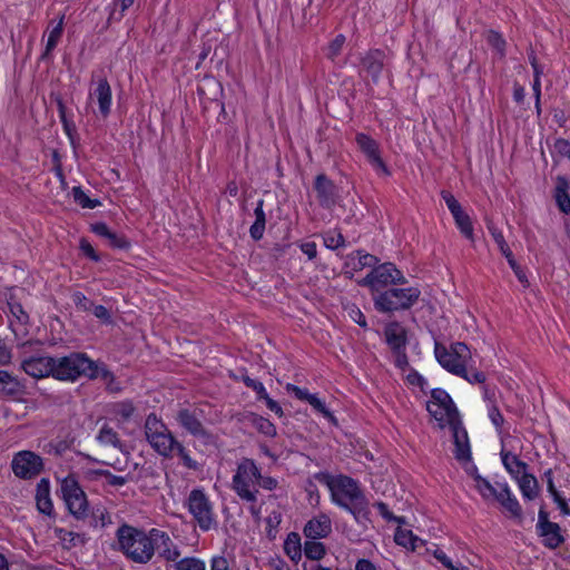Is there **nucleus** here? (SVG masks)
<instances>
[{
    "instance_id": "37",
    "label": "nucleus",
    "mask_w": 570,
    "mask_h": 570,
    "mask_svg": "<svg viewBox=\"0 0 570 570\" xmlns=\"http://www.w3.org/2000/svg\"><path fill=\"white\" fill-rule=\"evenodd\" d=\"M284 551L294 562H298L302 558L301 537L296 532H291L284 542Z\"/></svg>"
},
{
    "instance_id": "44",
    "label": "nucleus",
    "mask_w": 570,
    "mask_h": 570,
    "mask_svg": "<svg viewBox=\"0 0 570 570\" xmlns=\"http://www.w3.org/2000/svg\"><path fill=\"white\" fill-rule=\"evenodd\" d=\"M71 195L73 197L75 203L80 205L82 208L92 209L100 205V202L98 199H91L90 197H88L80 186L73 187L71 190Z\"/></svg>"
},
{
    "instance_id": "60",
    "label": "nucleus",
    "mask_w": 570,
    "mask_h": 570,
    "mask_svg": "<svg viewBox=\"0 0 570 570\" xmlns=\"http://www.w3.org/2000/svg\"><path fill=\"white\" fill-rule=\"evenodd\" d=\"M94 315L105 324H111L112 318L110 312L104 305H95L91 308Z\"/></svg>"
},
{
    "instance_id": "41",
    "label": "nucleus",
    "mask_w": 570,
    "mask_h": 570,
    "mask_svg": "<svg viewBox=\"0 0 570 570\" xmlns=\"http://www.w3.org/2000/svg\"><path fill=\"white\" fill-rule=\"evenodd\" d=\"M304 554L309 560H321L326 554L325 546L317 540H306L304 542Z\"/></svg>"
},
{
    "instance_id": "43",
    "label": "nucleus",
    "mask_w": 570,
    "mask_h": 570,
    "mask_svg": "<svg viewBox=\"0 0 570 570\" xmlns=\"http://www.w3.org/2000/svg\"><path fill=\"white\" fill-rule=\"evenodd\" d=\"M252 423L259 433L268 438H274L277 434L275 425L266 417L255 415Z\"/></svg>"
},
{
    "instance_id": "36",
    "label": "nucleus",
    "mask_w": 570,
    "mask_h": 570,
    "mask_svg": "<svg viewBox=\"0 0 570 570\" xmlns=\"http://www.w3.org/2000/svg\"><path fill=\"white\" fill-rule=\"evenodd\" d=\"M177 456L180 463L188 470L191 471H200L203 464L197 460L193 459L190 452L181 442H177V445L173 449V458Z\"/></svg>"
},
{
    "instance_id": "48",
    "label": "nucleus",
    "mask_w": 570,
    "mask_h": 570,
    "mask_svg": "<svg viewBox=\"0 0 570 570\" xmlns=\"http://www.w3.org/2000/svg\"><path fill=\"white\" fill-rule=\"evenodd\" d=\"M92 473L98 476H104L107 481V484L111 487H122L129 480V475H115L108 470H95Z\"/></svg>"
},
{
    "instance_id": "4",
    "label": "nucleus",
    "mask_w": 570,
    "mask_h": 570,
    "mask_svg": "<svg viewBox=\"0 0 570 570\" xmlns=\"http://www.w3.org/2000/svg\"><path fill=\"white\" fill-rule=\"evenodd\" d=\"M417 287L389 288L374 296V306L382 313H394L410 309L420 298Z\"/></svg>"
},
{
    "instance_id": "7",
    "label": "nucleus",
    "mask_w": 570,
    "mask_h": 570,
    "mask_svg": "<svg viewBox=\"0 0 570 570\" xmlns=\"http://www.w3.org/2000/svg\"><path fill=\"white\" fill-rule=\"evenodd\" d=\"M186 505L203 531H208L217 525L213 503L203 489H193Z\"/></svg>"
},
{
    "instance_id": "45",
    "label": "nucleus",
    "mask_w": 570,
    "mask_h": 570,
    "mask_svg": "<svg viewBox=\"0 0 570 570\" xmlns=\"http://www.w3.org/2000/svg\"><path fill=\"white\" fill-rule=\"evenodd\" d=\"M474 481L475 488L484 499L497 498L499 491L487 479L475 474Z\"/></svg>"
},
{
    "instance_id": "32",
    "label": "nucleus",
    "mask_w": 570,
    "mask_h": 570,
    "mask_svg": "<svg viewBox=\"0 0 570 570\" xmlns=\"http://www.w3.org/2000/svg\"><path fill=\"white\" fill-rule=\"evenodd\" d=\"M362 153L367 158L373 168L381 175L389 176L390 170L382 158L379 145H360Z\"/></svg>"
},
{
    "instance_id": "1",
    "label": "nucleus",
    "mask_w": 570,
    "mask_h": 570,
    "mask_svg": "<svg viewBox=\"0 0 570 570\" xmlns=\"http://www.w3.org/2000/svg\"><path fill=\"white\" fill-rule=\"evenodd\" d=\"M314 476L330 487L333 502L348 511L357 523L366 527L371 522L368 500L357 481L347 475H340L333 482L331 475L325 472H318Z\"/></svg>"
},
{
    "instance_id": "29",
    "label": "nucleus",
    "mask_w": 570,
    "mask_h": 570,
    "mask_svg": "<svg viewBox=\"0 0 570 570\" xmlns=\"http://www.w3.org/2000/svg\"><path fill=\"white\" fill-rule=\"evenodd\" d=\"M94 96L97 98L100 115L106 118L110 112L111 106V88L106 78L98 80Z\"/></svg>"
},
{
    "instance_id": "59",
    "label": "nucleus",
    "mask_w": 570,
    "mask_h": 570,
    "mask_svg": "<svg viewBox=\"0 0 570 570\" xmlns=\"http://www.w3.org/2000/svg\"><path fill=\"white\" fill-rule=\"evenodd\" d=\"M92 372L97 373V376L95 379H102L106 381L109 385L115 381V375L111 371H109L106 366L99 367L94 361H92Z\"/></svg>"
},
{
    "instance_id": "3",
    "label": "nucleus",
    "mask_w": 570,
    "mask_h": 570,
    "mask_svg": "<svg viewBox=\"0 0 570 570\" xmlns=\"http://www.w3.org/2000/svg\"><path fill=\"white\" fill-rule=\"evenodd\" d=\"M144 432L146 440L157 454L165 459H173V449L178 440L155 413L147 416Z\"/></svg>"
},
{
    "instance_id": "2",
    "label": "nucleus",
    "mask_w": 570,
    "mask_h": 570,
    "mask_svg": "<svg viewBox=\"0 0 570 570\" xmlns=\"http://www.w3.org/2000/svg\"><path fill=\"white\" fill-rule=\"evenodd\" d=\"M117 539L124 554L136 563H147L155 554L151 530L147 533L124 524L117 530Z\"/></svg>"
},
{
    "instance_id": "46",
    "label": "nucleus",
    "mask_w": 570,
    "mask_h": 570,
    "mask_svg": "<svg viewBox=\"0 0 570 570\" xmlns=\"http://www.w3.org/2000/svg\"><path fill=\"white\" fill-rule=\"evenodd\" d=\"M175 570H206L205 562L194 557H186L174 564Z\"/></svg>"
},
{
    "instance_id": "11",
    "label": "nucleus",
    "mask_w": 570,
    "mask_h": 570,
    "mask_svg": "<svg viewBox=\"0 0 570 570\" xmlns=\"http://www.w3.org/2000/svg\"><path fill=\"white\" fill-rule=\"evenodd\" d=\"M535 530L538 535L542 538L543 546L549 549H557L564 542L560 525L549 520V513L544 507L539 510Z\"/></svg>"
},
{
    "instance_id": "42",
    "label": "nucleus",
    "mask_w": 570,
    "mask_h": 570,
    "mask_svg": "<svg viewBox=\"0 0 570 570\" xmlns=\"http://www.w3.org/2000/svg\"><path fill=\"white\" fill-rule=\"evenodd\" d=\"M62 31H63V17L60 19L59 23L50 31L45 51L40 56L41 60H46L50 56L51 51L56 48L59 39L61 38Z\"/></svg>"
},
{
    "instance_id": "62",
    "label": "nucleus",
    "mask_w": 570,
    "mask_h": 570,
    "mask_svg": "<svg viewBox=\"0 0 570 570\" xmlns=\"http://www.w3.org/2000/svg\"><path fill=\"white\" fill-rule=\"evenodd\" d=\"M460 376L465 379L471 384L484 383L485 381V374L476 370L468 372V370L465 368V374Z\"/></svg>"
},
{
    "instance_id": "40",
    "label": "nucleus",
    "mask_w": 570,
    "mask_h": 570,
    "mask_svg": "<svg viewBox=\"0 0 570 570\" xmlns=\"http://www.w3.org/2000/svg\"><path fill=\"white\" fill-rule=\"evenodd\" d=\"M97 440L104 445H111L116 449L122 448V443H121L117 432L107 424H105L100 429Z\"/></svg>"
},
{
    "instance_id": "50",
    "label": "nucleus",
    "mask_w": 570,
    "mask_h": 570,
    "mask_svg": "<svg viewBox=\"0 0 570 570\" xmlns=\"http://www.w3.org/2000/svg\"><path fill=\"white\" fill-rule=\"evenodd\" d=\"M432 401L429 403L441 405V406H455L454 402L452 401L451 396L446 391L443 389H433L431 392Z\"/></svg>"
},
{
    "instance_id": "23",
    "label": "nucleus",
    "mask_w": 570,
    "mask_h": 570,
    "mask_svg": "<svg viewBox=\"0 0 570 570\" xmlns=\"http://www.w3.org/2000/svg\"><path fill=\"white\" fill-rule=\"evenodd\" d=\"M386 343L393 352L406 350L407 335L403 326L397 322H392L386 325L385 331Z\"/></svg>"
},
{
    "instance_id": "24",
    "label": "nucleus",
    "mask_w": 570,
    "mask_h": 570,
    "mask_svg": "<svg viewBox=\"0 0 570 570\" xmlns=\"http://www.w3.org/2000/svg\"><path fill=\"white\" fill-rule=\"evenodd\" d=\"M426 410L440 424V428H444L445 424L452 426L460 421V415L456 406H441L428 403Z\"/></svg>"
},
{
    "instance_id": "15",
    "label": "nucleus",
    "mask_w": 570,
    "mask_h": 570,
    "mask_svg": "<svg viewBox=\"0 0 570 570\" xmlns=\"http://www.w3.org/2000/svg\"><path fill=\"white\" fill-rule=\"evenodd\" d=\"M488 229H489L490 234L492 235L494 242L499 246L500 252L507 258L510 267L513 269L519 282L521 284H523L524 287H528L529 281L525 276V273L523 272L521 266L514 259V256H513L509 245L507 244L502 233L493 224H489Z\"/></svg>"
},
{
    "instance_id": "14",
    "label": "nucleus",
    "mask_w": 570,
    "mask_h": 570,
    "mask_svg": "<svg viewBox=\"0 0 570 570\" xmlns=\"http://www.w3.org/2000/svg\"><path fill=\"white\" fill-rule=\"evenodd\" d=\"M55 357L47 355L31 356L21 363L22 370L35 379L55 377Z\"/></svg>"
},
{
    "instance_id": "64",
    "label": "nucleus",
    "mask_w": 570,
    "mask_h": 570,
    "mask_svg": "<svg viewBox=\"0 0 570 570\" xmlns=\"http://www.w3.org/2000/svg\"><path fill=\"white\" fill-rule=\"evenodd\" d=\"M210 570H229V562L225 557H214L210 560Z\"/></svg>"
},
{
    "instance_id": "25",
    "label": "nucleus",
    "mask_w": 570,
    "mask_h": 570,
    "mask_svg": "<svg viewBox=\"0 0 570 570\" xmlns=\"http://www.w3.org/2000/svg\"><path fill=\"white\" fill-rule=\"evenodd\" d=\"M495 500L510 513V517L518 519L520 522L522 521V508L507 483L501 485Z\"/></svg>"
},
{
    "instance_id": "58",
    "label": "nucleus",
    "mask_w": 570,
    "mask_h": 570,
    "mask_svg": "<svg viewBox=\"0 0 570 570\" xmlns=\"http://www.w3.org/2000/svg\"><path fill=\"white\" fill-rule=\"evenodd\" d=\"M72 301L75 303V305L85 311V312H89L91 311L92 306H94V302L90 301L89 298H87L85 296V294H82L81 292H76L73 295H72Z\"/></svg>"
},
{
    "instance_id": "61",
    "label": "nucleus",
    "mask_w": 570,
    "mask_h": 570,
    "mask_svg": "<svg viewBox=\"0 0 570 570\" xmlns=\"http://www.w3.org/2000/svg\"><path fill=\"white\" fill-rule=\"evenodd\" d=\"M80 249L82 250L83 255L90 258L91 261H100V256L96 253L95 248L86 238L80 239Z\"/></svg>"
},
{
    "instance_id": "12",
    "label": "nucleus",
    "mask_w": 570,
    "mask_h": 570,
    "mask_svg": "<svg viewBox=\"0 0 570 570\" xmlns=\"http://www.w3.org/2000/svg\"><path fill=\"white\" fill-rule=\"evenodd\" d=\"M202 414L203 411L197 407H184L177 411L175 417L179 426L190 435L198 439L208 440L212 435L202 423Z\"/></svg>"
},
{
    "instance_id": "8",
    "label": "nucleus",
    "mask_w": 570,
    "mask_h": 570,
    "mask_svg": "<svg viewBox=\"0 0 570 570\" xmlns=\"http://www.w3.org/2000/svg\"><path fill=\"white\" fill-rule=\"evenodd\" d=\"M261 478V471L252 459H243L238 465L235 475L233 476V489L236 491L238 497L248 502H255L257 500L256 489L250 490V484L256 482Z\"/></svg>"
},
{
    "instance_id": "16",
    "label": "nucleus",
    "mask_w": 570,
    "mask_h": 570,
    "mask_svg": "<svg viewBox=\"0 0 570 570\" xmlns=\"http://www.w3.org/2000/svg\"><path fill=\"white\" fill-rule=\"evenodd\" d=\"M314 189L318 204L322 207L332 208L336 204L337 187L325 174L316 176Z\"/></svg>"
},
{
    "instance_id": "34",
    "label": "nucleus",
    "mask_w": 570,
    "mask_h": 570,
    "mask_svg": "<svg viewBox=\"0 0 570 570\" xmlns=\"http://www.w3.org/2000/svg\"><path fill=\"white\" fill-rule=\"evenodd\" d=\"M518 481L520 491L524 499L534 500L539 494V484L538 480L533 474L528 473V471L520 475Z\"/></svg>"
},
{
    "instance_id": "9",
    "label": "nucleus",
    "mask_w": 570,
    "mask_h": 570,
    "mask_svg": "<svg viewBox=\"0 0 570 570\" xmlns=\"http://www.w3.org/2000/svg\"><path fill=\"white\" fill-rule=\"evenodd\" d=\"M406 282L403 273L397 269L393 263H384L374 267L361 284L371 286L373 291L379 292L380 287L397 284L403 285L406 284Z\"/></svg>"
},
{
    "instance_id": "31",
    "label": "nucleus",
    "mask_w": 570,
    "mask_h": 570,
    "mask_svg": "<svg viewBox=\"0 0 570 570\" xmlns=\"http://www.w3.org/2000/svg\"><path fill=\"white\" fill-rule=\"evenodd\" d=\"M557 185L554 188L553 197L559 210L563 214L570 213V196H569V181L563 176L557 177Z\"/></svg>"
},
{
    "instance_id": "22",
    "label": "nucleus",
    "mask_w": 570,
    "mask_h": 570,
    "mask_svg": "<svg viewBox=\"0 0 570 570\" xmlns=\"http://www.w3.org/2000/svg\"><path fill=\"white\" fill-rule=\"evenodd\" d=\"M331 532L332 523L325 514L311 519L304 527V534L307 539H323L328 537Z\"/></svg>"
},
{
    "instance_id": "5",
    "label": "nucleus",
    "mask_w": 570,
    "mask_h": 570,
    "mask_svg": "<svg viewBox=\"0 0 570 570\" xmlns=\"http://www.w3.org/2000/svg\"><path fill=\"white\" fill-rule=\"evenodd\" d=\"M55 379L61 381H75L79 376H87L95 380L96 372H92V361L85 353H71L67 356L55 358Z\"/></svg>"
},
{
    "instance_id": "54",
    "label": "nucleus",
    "mask_w": 570,
    "mask_h": 570,
    "mask_svg": "<svg viewBox=\"0 0 570 570\" xmlns=\"http://www.w3.org/2000/svg\"><path fill=\"white\" fill-rule=\"evenodd\" d=\"M115 411L124 421H127L134 414L135 406L130 401H124L116 404Z\"/></svg>"
},
{
    "instance_id": "53",
    "label": "nucleus",
    "mask_w": 570,
    "mask_h": 570,
    "mask_svg": "<svg viewBox=\"0 0 570 570\" xmlns=\"http://www.w3.org/2000/svg\"><path fill=\"white\" fill-rule=\"evenodd\" d=\"M73 441L75 439L70 435H67L63 439H55V455L61 456L63 453H66L73 444Z\"/></svg>"
},
{
    "instance_id": "38",
    "label": "nucleus",
    "mask_w": 570,
    "mask_h": 570,
    "mask_svg": "<svg viewBox=\"0 0 570 570\" xmlns=\"http://www.w3.org/2000/svg\"><path fill=\"white\" fill-rule=\"evenodd\" d=\"M394 541L396 544L411 549L413 551L416 550L419 546L423 544V540L414 535L411 530H405L401 528H397L394 535Z\"/></svg>"
},
{
    "instance_id": "39",
    "label": "nucleus",
    "mask_w": 570,
    "mask_h": 570,
    "mask_svg": "<svg viewBox=\"0 0 570 570\" xmlns=\"http://www.w3.org/2000/svg\"><path fill=\"white\" fill-rule=\"evenodd\" d=\"M346 266H352L354 271L362 269L367 266H374L379 259L371 254H363L362 250L348 255Z\"/></svg>"
},
{
    "instance_id": "57",
    "label": "nucleus",
    "mask_w": 570,
    "mask_h": 570,
    "mask_svg": "<svg viewBox=\"0 0 570 570\" xmlns=\"http://www.w3.org/2000/svg\"><path fill=\"white\" fill-rule=\"evenodd\" d=\"M434 557L438 561H440L445 568L450 570H468V568L462 564L454 566L451 559L440 549H436L434 551Z\"/></svg>"
},
{
    "instance_id": "55",
    "label": "nucleus",
    "mask_w": 570,
    "mask_h": 570,
    "mask_svg": "<svg viewBox=\"0 0 570 570\" xmlns=\"http://www.w3.org/2000/svg\"><path fill=\"white\" fill-rule=\"evenodd\" d=\"M324 244L327 248L337 249L340 247L345 246V239L341 233L327 234L324 237Z\"/></svg>"
},
{
    "instance_id": "21",
    "label": "nucleus",
    "mask_w": 570,
    "mask_h": 570,
    "mask_svg": "<svg viewBox=\"0 0 570 570\" xmlns=\"http://www.w3.org/2000/svg\"><path fill=\"white\" fill-rule=\"evenodd\" d=\"M453 433L454 440V456L458 461H470L471 460V450L469 444L468 432L463 428L461 420L450 426Z\"/></svg>"
},
{
    "instance_id": "19",
    "label": "nucleus",
    "mask_w": 570,
    "mask_h": 570,
    "mask_svg": "<svg viewBox=\"0 0 570 570\" xmlns=\"http://www.w3.org/2000/svg\"><path fill=\"white\" fill-rule=\"evenodd\" d=\"M285 389L287 392L293 393L296 399L308 402V404L313 406L315 411L323 414V416L328 419L332 423H337L336 417L326 407L325 403L322 400H320L315 394H311L306 389H302L291 383L286 384Z\"/></svg>"
},
{
    "instance_id": "47",
    "label": "nucleus",
    "mask_w": 570,
    "mask_h": 570,
    "mask_svg": "<svg viewBox=\"0 0 570 570\" xmlns=\"http://www.w3.org/2000/svg\"><path fill=\"white\" fill-rule=\"evenodd\" d=\"M454 222L464 237H466L470 240L474 239L473 225L470 216L466 213H464L463 215H459V217L454 219Z\"/></svg>"
},
{
    "instance_id": "6",
    "label": "nucleus",
    "mask_w": 570,
    "mask_h": 570,
    "mask_svg": "<svg viewBox=\"0 0 570 570\" xmlns=\"http://www.w3.org/2000/svg\"><path fill=\"white\" fill-rule=\"evenodd\" d=\"M60 491L69 512L76 519H85L88 515L89 503L85 491L73 474H69L61 481Z\"/></svg>"
},
{
    "instance_id": "17",
    "label": "nucleus",
    "mask_w": 570,
    "mask_h": 570,
    "mask_svg": "<svg viewBox=\"0 0 570 570\" xmlns=\"http://www.w3.org/2000/svg\"><path fill=\"white\" fill-rule=\"evenodd\" d=\"M151 535L154 537L155 550H158L159 557L167 561H176L180 557V550L178 546L174 543L170 537L158 529H151Z\"/></svg>"
},
{
    "instance_id": "51",
    "label": "nucleus",
    "mask_w": 570,
    "mask_h": 570,
    "mask_svg": "<svg viewBox=\"0 0 570 570\" xmlns=\"http://www.w3.org/2000/svg\"><path fill=\"white\" fill-rule=\"evenodd\" d=\"M344 43H345V36L337 35L327 46L326 57L331 60H334L341 53Z\"/></svg>"
},
{
    "instance_id": "33",
    "label": "nucleus",
    "mask_w": 570,
    "mask_h": 570,
    "mask_svg": "<svg viewBox=\"0 0 570 570\" xmlns=\"http://www.w3.org/2000/svg\"><path fill=\"white\" fill-rule=\"evenodd\" d=\"M501 460L503 466L513 479H519L520 475L528 471V464L509 451H501Z\"/></svg>"
},
{
    "instance_id": "63",
    "label": "nucleus",
    "mask_w": 570,
    "mask_h": 570,
    "mask_svg": "<svg viewBox=\"0 0 570 570\" xmlns=\"http://www.w3.org/2000/svg\"><path fill=\"white\" fill-rule=\"evenodd\" d=\"M261 401H264L268 410L274 412L277 416L282 417L284 415L282 406L275 400L269 397L267 392L264 397H261Z\"/></svg>"
},
{
    "instance_id": "26",
    "label": "nucleus",
    "mask_w": 570,
    "mask_h": 570,
    "mask_svg": "<svg viewBox=\"0 0 570 570\" xmlns=\"http://www.w3.org/2000/svg\"><path fill=\"white\" fill-rule=\"evenodd\" d=\"M36 503L39 512L51 515L53 512V504L50 498V481L42 478L36 488Z\"/></svg>"
},
{
    "instance_id": "10",
    "label": "nucleus",
    "mask_w": 570,
    "mask_h": 570,
    "mask_svg": "<svg viewBox=\"0 0 570 570\" xmlns=\"http://www.w3.org/2000/svg\"><path fill=\"white\" fill-rule=\"evenodd\" d=\"M11 468L16 476L29 480L43 471V460L35 452L24 450L14 454Z\"/></svg>"
},
{
    "instance_id": "35",
    "label": "nucleus",
    "mask_w": 570,
    "mask_h": 570,
    "mask_svg": "<svg viewBox=\"0 0 570 570\" xmlns=\"http://www.w3.org/2000/svg\"><path fill=\"white\" fill-rule=\"evenodd\" d=\"M264 200L259 199L254 210L255 222L249 228V235L254 240L262 239L266 225V215L263 209Z\"/></svg>"
},
{
    "instance_id": "56",
    "label": "nucleus",
    "mask_w": 570,
    "mask_h": 570,
    "mask_svg": "<svg viewBox=\"0 0 570 570\" xmlns=\"http://www.w3.org/2000/svg\"><path fill=\"white\" fill-rule=\"evenodd\" d=\"M450 350L453 352L454 355H456L459 361L462 360L464 365L466 364V361L470 357V350L465 343H462V342L453 343L451 345Z\"/></svg>"
},
{
    "instance_id": "18",
    "label": "nucleus",
    "mask_w": 570,
    "mask_h": 570,
    "mask_svg": "<svg viewBox=\"0 0 570 570\" xmlns=\"http://www.w3.org/2000/svg\"><path fill=\"white\" fill-rule=\"evenodd\" d=\"M434 354L440 365L455 375L465 374V365L462 360L459 361L451 350H448L442 343L435 342Z\"/></svg>"
},
{
    "instance_id": "27",
    "label": "nucleus",
    "mask_w": 570,
    "mask_h": 570,
    "mask_svg": "<svg viewBox=\"0 0 570 570\" xmlns=\"http://www.w3.org/2000/svg\"><path fill=\"white\" fill-rule=\"evenodd\" d=\"M50 99L56 102V106H57V109L59 112V118L63 125V129H65L67 136L69 137L71 142H75V140L78 138L77 128H76L75 122L68 116L67 107L63 102L61 95L59 92H51Z\"/></svg>"
},
{
    "instance_id": "20",
    "label": "nucleus",
    "mask_w": 570,
    "mask_h": 570,
    "mask_svg": "<svg viewBox=\"0 0 570 570\" xmlns=\"http://www.w3.org/2000/svg\"><path fill=\"white\" fill-rule=\"evenodd\" d=\"M90 230L95 233L97 236L105 238L108 242V245L116 249H129L130 242L124 234H118L109 229L106 223L97 222L90 225Z\"/></svg>"
},
{
    "instance_id": "30",
    "label": "nucleus",
    "mask_w": 570,
    "mask_h": 570,
    "mask_svg": "<svg viewBox=\"0 0 570 570\" xmlns=\"http://www.w3.org/2000/svg\"><path fill=\"white\" fill-rule=\"evenodd\" d=\"M23 393L24 385L8 371L0 370V394L14 397Z\"/></svg>"
},
{
    "instance_id": "49",
    "label": "nucleus",
    "mask_w": 570,
    "mask_h": 570,
    "mask_svg": "<svg viewBox=\"0 0 570 570\" xmlns=\"http://www.w3.org/2000/svg\"><path fill=\"white\" fill-rule=\"evenodd\" d=\"M487 41L488 43L494 48L501 57L505 56V40L502 38V36L494 30H490L487 33Z\"/></svg>"
},
{
    "instance_id": "13",
    "label": "nucleus",
    "mask_w": 570,
    "mask_h": 570,
    "mask_svg": "<svg viewBox=\"0 0 570 570\" xmlns=\"http://www.w3.org/2000/svg\"><path fill=\"white\" fill-rule=\"evenodd\" d=\"M387 63V56L380 49H373L361 59V71L377 83Z\"/></svg>"
},
{
    "instance_id": "52",
    "label": "nucleus",
    "mask_w": 570,
    "mask_h": 570,
    "mask_svg": "<svg viewBox=\"0 0 570 570\" xmlns=\"http://www.w3.org/2000/svg\"><path fill=\"white\" fill-rule=\"evenodd\" d=\"M240 380L247 387L252 389L256 393L257 401H261V397H264L266 390L262 382L249 377L245 373L242 374Z\"/></svg>"
},
{
    "instance_id": "28",
    "label": "nucleus",
    "mask_w": 570,
    "mask_h": 570,
    "mask_svg": "<svg viewBox=\"0 0 570 570\" xmlns=\"http://www.w3.org/2000/svg\"><path fill=\"white\" fill-rule=\"evenodd\" d=\"M197 94L202 101H218L223 95L222 83L214 77H206L197 87Z\"/></svg>"
}]
</instances>
